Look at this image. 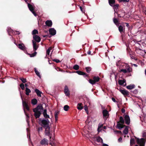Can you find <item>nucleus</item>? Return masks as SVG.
<instances>
[{
    "label": "nucleus",
    "instance_id": "nucleus-1",
    "mask_svg": "<svg viewBox=\"0 0 146 146\" xmlns=\"http://www.w3.org/2000/svg\"><path fill=\"white\" fill-rule=\"evenodd\" d=\"M48 118H50L49 116L46 113V138L47 139H46V144H49L52 146L54 139L52 137V132L50 131L51 123L47 119Z\"/></svg>",
    "mask_w": 146,
    "mask_h": 146
},
{
    "label": "nucleus",
    "instance_id": "nucleus-2",
    "mask_svg": "<svg viewBox=\"0 0 146 146\" xmlns=\"http://www.w3.org/2000/svg\"><path fill=\"white\" fill-rule=\"evenodd\" d=\"M143 136L145 138H141L139 139L137 138L136 137L135 138L136 139V141L137 143L139 146H145V142L146 141V132H144L143 134ZM135 146H139L138 145H136Z\"/></svg>",
    "mask_w": 146,
    "mask_h": 146
},
{
    "label": "nucleus",
    "instance_id": "nucleus-3",
    "mask_svg": "<svg viewBox=\"0 0 146 146\" xmlns=\"http://www.w3.org/2000/svg\"><path fill=\"white\" fill-rule=\"evenodd\" d=\"M124 123V120L123 117H120L119 121L117 122V128L119 130H121L122 128H123L124 126H125V125H123Z\"/></svg>",
    "mask_w": 146,
    "mask_h": 146
},
{
    "label": "nucleus",
    "instance_id": "nucleus-4",
    "mask_svg": "<svg viewBox=\"0 0 146 146\" xmlns=\"http://www.w3.org/2000/svg\"><path fill=\"white\" fill-rule=\"evenodd\" d=\"M32 42L33 43V50L35 51L34 53L32 54H29V55L30 57H33L35 56L37 54V52L35 51L38 48V46L37 45L36 43L34 40H32Z\"/></svg>",
    "mask_w": 146,
    "mask_h": 146
},
{
    "label": "nucleus",
    "instance_id": "nucleus-5",
    "mask_svg": "<svg viewBox=\"0 0 146 146\" xmlns=\"http://www.w3.org/2000/svg\"><path fill=\"white\" fill-rule=\"evenodd\" d=\"M93 79H90L88 81L89 83L93 85L96 83V82H98L100 78L98 76H94Z\"/></svg>",
    "mask_w": 146,
    "mask_h": 146
},
{
    "label": "nucleus",
    "instance_id": "nucleus-6",
    "mask_svg": "<svg viewBox=\"0 0 146 146\" xmlns=\"http://www.w3.org/2000/svg\"><path fill=\"white\" fill-rule=\"evenodd\" d=\"M119 90L125 97L126 96H129V92L125 89H123L122 88L121 89L120 88Z\"/></svg>",
    "mask_w": 146,
    "mask_h": 146
},
{
    "label": "nucleus",
    "instance_id": "nucleus-7",
    "mask_svg": "<svg viewBox=\"0 0 146 146\" xmlns=\"http://www.w3.org/2000/svg\"><path fill=\"white\" fill-rule=\"evenodd\" d=\"M118 28V30L121 34L124 33L125 31V26L123 24H122L117 27Z\"/></svg>",
    "mask_w": 146,
    "mask_h": 146
},
{
    "label": "nucleus",
    "instance_id": "nucleus-8",
    "mask_svg": "<svg viewBox=\"0 0 146 146\" xmlns=\"http://www.w3.org/2000/svg\"><path fill=\"white\" fill-rule=\"evenodd\" d=\"M38 120L39 124L45 128L46 127V120L41 118L39 119Z\"/></svg>",
    "mask_w": 146,
    "mask_h": 146
},
{
    "label": "nucleus",
    "instance_id": "nucleus-9",
    "mask_svg": "<svg viewBox=\"0 0 146 146\" xmlns=\"http://www.w3.org/2000/svg\"><path fill=\"white\" fill-rule=\"evenodd\" d=\"M64 92L66 96H69L70 95V91L67 86L66 85L64 87Z\"/></svg>",
    "mask_w": 146,
    "mask_h": 146
},
{
    "label": "nucleus",
    "instance_id": "nucleus-10",
    "mask_svg": "<svg viewBox=\"0 0 146 146\" xmlns=\"http://www.w3.org/2000/svg\"><path fill=\"white\" fill-rule=\"evenodd\" d=\"M102 113L104 118H106V120L108 117L109 115L108 111L106 110H104L102 111Z\"/></svg>",
    "mask_w": 146,
    "mask_h": 146
},
{
    "label": "nucleus",
    "instance_id": "nucleus-11",
    "mask_svg": "<svg viewBox=\"0 0 146 146\" xmlns=\"http://www.w3.org/2000/svg\"><path fill=\"white\" fill-rule=\"evenodd\" d=\"M50 34L52 36L54 35L56 33V31L54 28H50L49 30Z\"/></svg>",
    "mask_w": 146,
    "mask_h": 146
},
{
    "label": "nucleus",
    "instance_id": "nucleus-12",
    "mask_svg": "<svg viewBox=\"0 0 146 146\" xmlns=\"http://www.w3.org/2000/svg\"><path fill=\"white\" fill-rule=\"evenodd\" d=\"M33 111L34 112V115L36 118H38L40 116L41 112L37 111L36 109H34Z\"/></svg>",
    "mask_w": 146,
    "mask_h": 146
},
{
    "label": "nucleus",
    "instance_id": "nucleus-13",
    "mask_svg": "<svg viewBox=\"0 0 146 146\" xmlns=\"http://www.w3.org/2000/svg\"><path fill=\"white\" fill-rule=\"evenodd\" d=\"M33 40L36 42H39L40 41V37L37 35H34L33 37Z\"/></svg>",
    "mask_w": 146,
    "mask_h": 146
},
{
    "label": "nucleus",
    "instance_id": "nucleus-14",
    "mask_svg": "<svg viewBox=\"0 0 146 146\" xmlns=\"http://www.w3.org/2000/svg\"><path fill=\"white\" fill-rule=\"evenodd\" d=\"M125 123L128 125L130 123V119L128 115H125L124 117Z\"/></svg>",
    "mask_w": 146,
    "mask_h": 146
},
{
    "label": "nucleus",
    "instance_id": "nucleus-15",
    "mask_svg": "<svg viewBox=\"0 0 146 146\" xmlns=\"http://www.w3.org/2000/svg\"><path fill=\"white\" fill-rule=\"evenodd\" d=\"M75 72L77 73L79 75L84 76V77H88L89 76L88 74L84 72H83L80 70L77 71Z\"/></svg>",
    "mask_w": 146,
    "mask_h": 146
},
{
    "label": "nucleus",
    "instance_id": "nucleus-16",
    "mask_svg": "<svg viewBox=\"0 0 146 146\" xmlns=\"http://www.w3.org/2000/svg\"><path fill=\"white\" fill-rule=\"evenodd\" d=\"M28 7L29 10L31 11L33 15L35 16H36V14L34 11V8L33 6L29 4H28Z\"/></svg>",
    "mask_w": 146,
    "mask_h": 146
},
{
    "label": "nucleus",
    "instance_id": "nucleus-17",
    "mask_svg": "<svg viewBox=\"0 0 146 146\" xmlns=\"http://www.w3.org/2000/svg\"><path fill=\"white\" fill-rule=\"evenodd\" d=\"M34 109H36L37 111H38L40 112H42L43 110V108L42 105L41 104L39 105L36 108H34Z\"/></svg>",
    "mask_w": 146,
    "mask_h": 146
},
{
    "label": "nucleus",
    "instance_id": "nucleus-18",
    "mask_svg": "<svg viewBox=\"0 0 146 146\" xmlns=\"http://www.w3.org/2000/svg\"><path fill=\"white\" fill-rule=\"evenodd\" d=\"M22 103L24 108H25L27 110L29 111V107L26 101H24L23 100Z\"/></svg>",
    "mask_w": 146,
    "mask_h": 146
},
{
    "label": "nucleus",
    "instance_id": "nucleus-19",
    "mask_svg": "<svg viewBox=\"0 0 146 146\" xmlns=\"http://www.w3.org/2000/svg\"><path fill=\"white\" fill-rule=\"evenodd\" d=\"M60 112V111L58 110L55 111V112L54 116L56 122L58 120V116Z\"/></svg>",
    "mask_w": 146,
    "mask_h": 146
},
{
    "label": "nucleus",
    "instance_id": "nucleus-20",
    "mask_svg": "<svg viewBox=\"0 0 146 146\" xmlns=\"http://www.w3.org/2000/svg\"><path fill=\"white\" fill-rule=\"evenodd\" d=\"M52 25V23L51 20L46 21V27H51Z\"/></svg>",
    "mask_w": 146,
    "mask_h": 146
},
{
    "label": "nucleus",
    "instance_id": "nucleus-21",
    "mask_svg": "<svg viewBox=\"0 0 146 146\" xmlns=\"http://www.w3.org/2000/svg\"><path fill=\"white\" fill-rule=\"evenodd\" d=\"M113 21L114 24L116 25L117 27H118L120 23L119 21L115 18H114L113 19Z\"/></svg>",
    "mask_w": 146,
    "mask_h": 146
},
{
    "label": "nucleus",
    "instance_id": "nucleus-22",
    "mask_svg": "<svg viewBox=\"0 0 146 146\" xmlns=\"http://www.w3.org/2000/svg\"><path fill=\"white\" fill-rule=\"evenodd\" d=\"M125 128L123 131V133L125 135H127V134L128 132L129 127L126 125L125 126Z\"/></svg>",
    "mask_w": 146,
    "mask_h": 146
},
{
    "label": "nucleus",
    "instance_id": "nucleus-23",
    "mask_svg": "<svg viewBox=\"0 0 146 146\" xmlns=\"http://www.w3.org/2000/svg\"><path fill=\"white\" fill-rule=\"evenodd\" d=\"M18 47L22 50H24L25 49V46L23 44H18Z\"/></svg>",
    "mask_w": 146,
    "mask_h": 146
},
{
    "label": "nucleus",
    "instance_id": "nucleus-24",
    "mask_svg": "<svg viewBox=\"0 0 146 146\" xmlns=\"http://www.w3.org/2000/svg\"><path fill=\"white\" fill-rule=\"evenodd\" d=\"M119 84L120 85H123L125 83H126V80L124 79L123 80H119L118 81Z\"/></svg>",
    "mask_w": 146,
    "mask_h": 146
},
{
    "label": "nucleus",
    "instance_id": "nucleus-25",
    "mask_svg": "<svg viewBox=\"0 0 146 146\" xmlns=\"http://www.w3.org/2000/svg\"><path fill=\"white\" fill-rule=\"evenodd\" d=\"M82 104L81 103H79L77 105V108L79 110H81L83 108Z\"/></svg>",
    "mask_w": 146,
    "mask_h": 146
},
{
    "label": "nucleus",
    "instance_id": "nucleus-26",
    "mask_svg": "<svg viewBox=\"0 0 146 146\" xmlns=\"http://www.w3.org/2000/svg\"><path fill=\"white\" fill-rule=\"evenodd\" d=\"M109 4L111 6H113V5L115 3V0H108Z\"/></svg>",
    "mask_w": 146,
    "mask_h": 146
},
{
    "label": "nucleus",
    "instance_id": "nucleus-27",
    "mask_svg": "<svg viewBox=\"0 0 146 146\" xmlns=\"http://www.w3.org/2000/svg\"><path fill=\"white\" fill-rule=\"evenodd\" d=\"M135 86L134 85H129L126 86V88L129 90H131L135 88Z\"/></svg>",
    "mask_w": 146,
    "mask_h": 146
},
{
    "label": "nucleus",
    "instance_id": "nucleus-28",
    "mask_svg": "<svg viewBox=\"0 0 146 146\" xmlns=\"http://www.w3.org/2000/svg\"><path fill=\"white\" fill-rule=\"evenodd\" d=\"M96 140L98 142H101V143H103L102 139L100 136H98L96 138Z\"/></svg>",
    "mask_w": 146,
    "mask_h": 146
},
{
    "label": "nucleus",
    "instance_id": "nucleus-29",
    "mask_svg": "<svg viewBox=\"0 0 146 146\" xmlns=\"http://www.w3.org/2000/svg\"><path fill=\"white\" fill-rule=\"evenodd\" d=\"M35 92H36L38 96H41V94L42 93V92L40 91L39 90H38L37 89H36L35 90Z\"/></svg>",
    "mask_w": 146,
    "mask_h": 146
},
{
    "label": "nucleus",
    "instance_id": "nucleus-30",
    "mask_svg": "<svg viewBox=\"0 0 146 146\" xmlns=\"http://www.w3.org/2000/svg\"><path fill=\"white\" fill-rule=\"evenodd\" d=\"M85 70L87 72L90 73L92 70V68L90 67H87L85 68Z\"/></svg>",
    "mask_w": 146,
    "mask_h": 146
},
{
    "label": "nucleus",
    "instance_id": "nucleus-31",
    "mask_svg": "<svg viewBox=\"0 0 146 146\" xmlns=\"http://www.w3.org/2000/svg\"><path fill=\"white\" fill-rule=\"evenodd\" d=\"M119 5L118 4H113L112 7H113L115 11V9H116V10L119 9Z\"/></svg>",
    "mask_w": 146,
    "mask_h": 146
},
{
    "label": "nucleus",
    "instance_id": "nucleus-32",
    "mask_svg": "<svg viewBox=\"0 0 146 146\" xmlns=\"http://www.w3.org/2000/svg\"><path fill=\"white\" fill-rule=\"evenodd\" d=\"M135 139L134 138H131L130 141V145L131 146H132L135 143Z\"/></svg>",
    "mask_w": 146,
    "mask_h": 146
},
{
    "label": "nucleus",
    "instance_id": "nucleus-33",
    "mask_svg": "<svg viewBox=\"0 0 146 146\" xmlns=\"http://www.w3.org/2000/svg\"><path fill=\"white\" fill-rule=\"evenodd\" d=\"M26 94L27 95H28L29 94V93L31 92L30 90L28 88H26Z\"/></svg>",
    "mask_w": 146,
    "mask_h": 146
},
{
    "label": "nucleus",
    "instance_id": "nucleus-34",
    "mask_svg": "<svg viewBox=\"0 0 146 146\" xmlns=\"http://www.w3.org/2000/svg\"><path fill=\"white\" fill-rule=\"evenodd\" d=\"M52 49V47H50L48 48L47 49V51H46V56H47V55H49L50 51Z\"/></svg>",
    "mask_w": 146,
    "mask_h": 146
},
{
    "label": "nucleus",
    "instance_id": "nucleus-35",
    "mask_svg": "<svg viewBox=\"0 0 146 146\" xmlns=\"http://www.w3.org/2000/svg\"><path fill=\"white\" fill-rule=\"evenodd\" d=\"M35 71L36 74L38 76L39 78H41V76L39 72L36 70V68H35Z\"/></svg>",
    "mask_w": 146,
    "mask_h": 146
},
{
    "label": "nucleus",
    "instance_id": "nucleus-36",
    "mask_svg": "<svg viewBox=\"0 0 146 146\" xmlns=\"http://www.w3.org/2000/svg\"><path fill=\"white\" fill-rule=\"evenodd\" d=\"M121 39L122 41L123 42H124L125 41V35L124 34H123L122 33L121 34Z\"/></svg>",
    "mask_w": 146,
    "mask_h": 146
},
{
    "label": "nucleus",
    "instance_id": "nucleus-37",
    "mask_svg": "<svg viewBox=\"0 0 146 146\" xmlns=\"http://www.w3.org/2000/svg\"><path fill=\"white\" fill-rule=\"evenodd\" d=\"M31 103L33 105H35L37 103V100L35 99H33L31 101Z\"/></svg>",
    "mask_w": 146,
    "mask_h": 146
},
{
    "label": "nucleus",
    "instance_id": "nucleus-38",
    "mask_svg": "<svg viewBox=\"0 0 146 146\" xmlns=\"http://www.w3.org/2000/svg\"><path fill=\"white\" fill-rule=\"evenodd\" d=\"M38 34V31L36 29H35L33 30L32 32V34L33 35H35L36 34Z\"/></svg>",
    "mask_w": 146,
    "mask_h": 146
},
{
    "label": "nucleus",
    "instance_id": "nucleus-39",
    "mask_svg": "<svg viewBox=\"0 0 146 146\" xmlns=\"http://www.w3.org/2000/svg\"><path fill=\"white\" fill-rule=\"evenodd\" d=\"M73 68L76 70H78L79 69V66L77 64L75 65L74 66Z\"/></svg>",
    "mask_w": 146,
    "mask_h": 146
},
{
    "label": "nucleus",
    "instance_id": "nucleus-40",
    "mask_svg": "<svg viewBox=\"0 0 146 146\" xmlns=\"http://www.w3.org/2000/svg\"><path fill=\"white\" fill-rule=\"evenodd\" d=\"M69 108V106L67 105H66L64 106V109L65 111H67Z\"/></svg>",
    "mask_w": 146,
    "mask_h": 146
},
{
    "label": "nucleus",
    "instance_id": "nucleus-41",
    "mask_svg": "<svg viewBox=\"0 0 146 146\" xmlns=\"http://www.w3.org/2000/svg\"><path fill=\"white\" fill-rule=\"evenodd\" d=\"M127 67H128V68L126 70L127 72H130L131 71L132 69L131 68H130L128 65L127 66Z\"/></svg>",
    "mask_w": 146,
    "mask_h": 146
},
{
    "label": "nucleus",
    "instance_id": "nucleus-42",
    "mask_svg": "<svg viewBox=\"0 0 146 146\" xmlns=\"http://www.w3.org/2000/svg\"><path fill=\"white\" fill-rule=\"evenodd\" d=\"M46 143V140L45 139H42L40 142V144L42 145H44Z\"/></svg>",
    "mask_w": 146,
    "mask_h": 146
},
{
    "label": "nucleus",
    "instance_id": "nucleus-43",
    "mask_svg": "<svg viewBox=\"0 0 146 146\" xmlns=\"http://www.w3.org/2000/svg\"><path fill=\"white\" fill-rule=\"evenodd\" d=\"M120 72H123L125 74L127 73V70L125 69H122L119 71Z\"/></svg>",
    "mask_w": 146,
    "mask_h": 146
},
{
    "label": "nucleus",
    "instance_id": "nucleus-44",
    "mask_svg": "<svg viewBox=\"0 0 146 146\" xmlns=\"http://www.w3.org/2000/svg\"><path fill=\"white\" fill-rule=\"evenodd\" d=\"M119 2H128L129 0H118Z\"/></svg>",
    "mask_w": 146,
    "mask_h": 146
},
{
    "label": "nucleus",
    "instance_id": "nucleus-45",
    "mask_svg": "<svg viewBox=\"0 0 146 146\" xmlns=\"http://www.w3.org/2000/svg\"><path fill=\"white\" fill-rule=\"evenodd\" d=\"M20 80L22 81L23 83H25L27 82L26 79L23 78H22L20 79Z\"/></svg>",
    "mask_w": 146,
    "mask_h": 146
},
{
    "label": "nucleus",
    "instance_id": "nucleus-46",
    "mask_svg": "<svg viewBox=\"0 0 146 146\" xmlns=\"http://www.w3.org/2000/svg\"><path fill=\"white\" fill-rule=\"evenodd\" d=\"M20 87L22 90H24L25 89L24 85L23 84H20Z\"/></svg>",
    "mask_w": 146,
    "mask_h": 146
},
{
    "label": "nucleus",
    "instance_id": "nucleus-47",
    "mask_svg": "<svg viewBox=\"0 0 146 146\" xmlns=\"http://www.w3.org/2000/svg\"><path fill=\"white\" fill-rule=\"evenodd\" d=\"M84 107V110H85V111H86V112L87 113V114H88V108H87V106L86 105H85Z\"/></svg>",
    "mask_w": 146,
    "mask_h": 146
},
{
    "label": "nucleus",
    "instance_id": "nucleus-48",
    "mask_svg": "<svg viewBox=\"0 0 146 146\" xmlns=\"http://www.w3.org/2000/svg\"><path fill=\"white\" fill-rule=\"evenodd\" d=\"M53 61L56 62V63H59L60 62V61L59 60L56 59H55L53 60Z\"/></svg>",
    "mask_w": 146,
    "mask_h": 146
},
{
    "label": "nucleus",
    "instance_id": "nucleus-49",
    "mask_svg": "<svg viewBox=\"0 0 146 146\" xmlns=\"http://www.w3.org/2000/svg\"><path fill=\"white\" fill-rule=\"evenodd\" d=\"M138 92V90L137 89H135L133 91V93L134 94H136Z\"/></svg>",
    "mask_w": 146,
    "mask_h": 146
},
{
    "label": "nucleus",
    "instance_id": "nucleus-50",
    "mask_svg": "<svg viewBox=\"0 0 146 146\" xmlns=\"http://www.w3.org/2000/svg\"><path fill=\"white\" fill-rule=\"evenodd\" d=\"M122 141V138L121 137H120L118 139V141L119 142H121Z\"/></svg>",
    "mask_w": 146,
    "mask_h": 146
},
{
    "label": "nucleus",
    "instance_id": "nucleus-51",
    "mask_svg": "<svg viewBox=\"0 0 146 146\" xmlns=\"http://www.w3.org/2000/svg\"><path fill=\"white\" fill-rule=\"evenodd\" d=\"M121 112L123 113H124L125 111V110L124 109V108H122L121 110Z\"/></svg>",
    "mask_w": 146,
    "mask_h": 146
},
{
    "label": "nucleus",
    "instance_id": "nucleus-52",
    "mask_svg": "<svg viewBox=\"0 0 146 146\" xmlns=\"http://www.w3.org/2000/svg\"><path fill=\"white\" fill-rule=\"evenodd\" d=\"M116 131L119 134H122V132L120 131Z\"/></svg>",
    "mask_w": 146,
    "mask_h": 146
},
{
    "label": "nucleus",
    "instance_id": "nucleus-53",
    "mask_svg": "<svg viewBox=\"0 0 146 146\" xmlns=\"http://www.w3.org/2000/svg\"><path fill=\"white\" fill-rule=\"evenodd\" d=\"M112 100L114 102H116V100H115V98H113L112 97Z\"/></svg>",
    "mask_w": 146,
    "mask_h": 146
},
{
    "label": "nucleus",
    "instance_id": "nucleus-54",
    "mask_svg": "<svg viewBox=\"0 0 146 146\" xmlns=\"http://www.w3.org/2000/svg\"><path fill=\"white\" fill-rule=\"evenodd\" d=\"M125 24L126 25V26L128 27H129V23H125Z\"/></svg>",
    "mask_w": 146,
    "mask_h": 146
},
{
    "label": "nucleus",
    "instance_id": "nucleus-55",
    "mask_svg": "<svg viewBox=\"0 0 146 146\" xmlns=\"http://www.w3.org/2000/svg\"><path fill=\"white\" fill-rule=\"evenodd\" d=\"M14 33L15 35L19 34V33L18 31H15V32H14Z\"/></svg>",
    "mask_w": 146,
    "mask_h": 146
},
{
    "label": "nucleus",
    "instance_id": "nucleus-56",
    "mask_svg": "<svg viewBox=\"0 0 146 146\" xmlns=\"http://www.w3.org/2000/svg\"><path fill=\"white\" fill-rule=\"evenodd\" d=\"M43 114H44V117H45V116H46V110H44Z\"/></svg>",
    "mask_w": 146,
    "mask_h": 146
},
{
    "label": "nucleus",
    "instance_id": "nucleus-57",
    "mask_svg": "<svg viewBox=\"0 0 146 146\" xmlns=\"http://www.w3.org/2000/svg\"><path fill=\"white\" fill-rule=\"evenodd\" d=\"M102 146H109V145L107 144L103 143L102 145Z\"/></svg>",
    "mask_w": 146,
    "mask_h": 146
},
{
    "label": "nucleus",
    "instance_id": "nucleus-58",
    "mask_svg": "<svg viewBox=\"0 0 146 146\" xmlns=\"http://www.w3.org/2000/svg\"><path fill=\"white\" fill-rule=\"evenodd\" d=\"M91 52L90 51V50H89L88 52H87V54H89V55H90L91 54Z\"/></svg>",
    "mask_w": 146,
    "mask_h": 146
},
{
    "label": "nucleus",
    "instance_id": "nucleus-59",
    "mask_svg": "<svg viewBox=\"0 0 146 146\" xmlns=\"http://www.w3.org/2000/svg\"><path fill=\"white\" fill-rule=\"evenodd\" d=\"M25 86L26 87V88H27L28 87V84L27 83L25 84Z\"/></svg>",
    "mask_w": 146,
    "mask_h": 146
},
{
    "label": "nucleus",
    "instance_id": "nucleus-60",
    "mask_svg": "<svg viewBox=\"0 0 146 146\" xmlns=\"http://www.w3.org/2000/svg\"><path fill=\"white\" fill-rule=\"evenodd\" d=\"M80 9L81 10V11L82 12H83V8L81 7H80Z\"/></svg>",
    "mask_w": 146,
    "mask_h": 146
},
{
    "label": "nucleus",
    "instance_id": "nucleus-61",
    "mask_svg": "<svg viewBox=\"0 0 146 146\" xmlns=\"http://www.w3.org/2000/svg\"><path fill=\"white\" fill-rule=\"evenodd\" d=\"M42 129V127H41L39 128L38 130L40 131V130H41Z\"/></svg>",
    "mask_w": 146,
    "mask_h": 146
},
{
    "label": "nucleus",
    "instance_id": "nucleus-62",
    "mask_svg": "<svg viewBox=\"0 0 146 146\" xmlns=\"http://www.w3.org/2000/svg\"><path fill=\"white\" fill-rule=\"evenodd\" d=\"M133 65L135 66V67H137V65L136 64H133Z\"/></svg>",
    "mask_w": 146,
    "mask_h": 146
},
{
    "label": "nucleus",
    "instance_id": "nucleus-63",
    "mask_svg": "<svg viewBox=\"0 0 146 146\" xmlns=\"http://www.w3.org/2000/svg\"><path fill=\"white\" fill-rule=\"evenodd\" d=\"M145 75L146 76V69L145 70Z\"/></svg>",
    "mask_w": 146,
    "mask_h": 146
},
{
    "label": "nucleus",
    "instance_id": "nucleus-64",
    "mask_svg": "<svg viewBox=\"0 0 146 146\" xmlns=\"http://www.w3.org/2000/svg\"><path fill=\"white\" fill-rule=\"evenodd\" d=\"M116 65L117 66H118V64L117 63H116Z\"/></svg>",
    "mask_w": 146,
    "mask_h": 146
}]
</instances>
